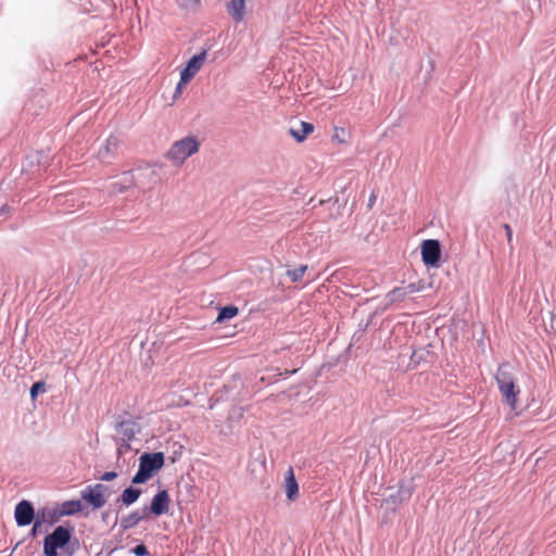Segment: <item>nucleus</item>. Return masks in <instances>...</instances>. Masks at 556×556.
I'll use <instances>...</instances> for the list:
<instances>
[{
	"mask_svg": "<svg viewBox=\"0 0 556 556\" xmlns=\"http://www.w3.org/2000/svg\"><path fill=\"white\" fill-rule=\"evenodd\" d=\"M407 295V292L404 288H394L387 294V300L390 303L403 301Z\"/></svg>",
	"mask_w": 556,
	"mask_h": 556,
	"instance_id": "17",
	"label": "nucleus"
},
{
	"mask_svg": "<svg viewBox=\"0 0 556 556\" xmlns=\"http://www.w3.org/2000/svg\"><path fill=\"white\" fill-rule=\"evenodd\" d=\"M245 0H230L228 12L236 22H241L244 16Z\"/></svg>",
	"mask_w": 556,
	"mask_h": 556,
	"instance_id": "11",
	"label": "nucleus"
},
{
	"mask_svg": "<svg viewBox=\"0 0 556 556\" xmlns=\"http://www.w3.org/2000/svg\"><path fill=\"white\" fill-rule=\"evenodd\" d=\"M140 495L141 490L135 488H127L123 491L121 495V501L123 502V504L129 506L134 504L139 498Z\"/></svg>",
	"mask_w": 556,
	"mask_h": 556,
	"instance_id": "13",
	"label": "nucleus"
},
{
	"mask_svg": "<svg viewBox=\"0 0 556 556\" xmlns=\"http://www.w3.org/2000/svg\"><path fill=\"white\" fill-rule=\"evenodd\" d=\"M286 494L290 501H294L299 495V485L292 468H289L286 477Z\"/></svg>",
	"mask_w": 556,
	"mask_h": 556,
	"instance_id": "10",
	"label": "nucleus"
},
{
	"mask_svg": "<svg viewBox=\"0 0 556 556\" xmlns=\"http://www.w3.org/2000/svg\"><path fill=\"white\" fill-rule=\"evenodd\" d=\"M14 515L20 527L28 526L34 520V507L28 501H22L16 505Z\"/></svg>",
	"mask_w": 556,
	"mask_h": 556,
	"instance_id": "8",
	"label": "nucleus"
},
{
	"mask_svg": "<svg viewBox=\"0 0 556 556\" xmlns=\"http://www.w3.org/2000/svg\"><path fill=\"white\" fill-rule=\"evenodd\" d=\"M165 457L162 452L143 453L139 457V469L132 477L134 484H141L152 478L163 466Z\"/></svg>",
	"mask_w": 556,
	"mask_h": 556,
	"instance_id": "2",
	"label": "nucleus"
},
{
	"mask_svg": "<svg viewBox=\"0 0 556 556\" xmlns=\"http://www.w3.org/2000/svg\"><path fill=\"white\" fill-rule=\"evenodd\" d=\"M200 142L192 136L185 137L175 141L166 152V157L176 166H180L185 161L198 153Z\"/></svg>",
	"mask_w": 556,
	"mask_h": 556,
	"instance_id": "3",
	"label": "nucleus"
},
{
	"mask_svg": "<svg viewBox=\"0 0 556 556\" xmlns=\"http://www.w3.org/2000/svg\"><path fill=\"white\" fill-rule=\"evenodd\" d=\"M376 201V195L375 194H371L370 199H369V203L368 205L371 206Z\"/></svg>",
	"mask_w": 556,
	"mask_h": 556,
	"instance_id": "27",
	"label": "nucleus"
},
{
	"mask_svg": "<svg viewBox=\"0 0 556 556\" xmlns=\"http://www.w3.org/2000/svg\"><path fill=\"white\" fill-rule=\"evenodd\" d=\"M344 135V129L341 127H334V136L333 139L337 140L339 143H344L345 140L341 138V136Z\"/></svg>",
	"mask_w": 556,
	"mask_h": 556,
	"instance_id": "22",
	"label": "nucleus"
},
{
	"mask_svg": "<svg viewBox=\"0 0 556 556\" xmlns=\"http://www.w3.org/2000/svg\"><path fill=\"white\" fill-rule=\"evenodd\" d=\"M134 553L136 556H147L148 549H147L146 545L139 544L134 548Z\"/></svg>",
	"mask_w": 556,
	"mask_h": 556,
	"instance_id": "23",
	"label": "nucleus"
},
{
	"mask_svg": "<svg viewBox=\"0 0 556 556\" xmlns=\"http://www.w3.org/2000/svg\"><path fill=\"white\" fill-rule=\"evenodd\" d=\"M83 506L80 501H67L62 504V513L65 515H73L79 513Z\"/></svg>",
	"mask_w": 556,
	"mask_h": 556,
	"instance_id": "15",
	"label": "nucleus"
},
{
	"mask_svg": "<svg viewBox=\"0 0 556 556\" xmlns=\"http://www.w3.org/2000/svg\"><path fill=\"white\" fill-rule=\"evenodd\" d=\"M170 504L169 494L166 490L159 491L152 498L150 510L155 516L168 513Z\"/></svg>",
	"mask_w": 556,
	"mask_h": 556,
	"instance_id": "9",
	"label": "nucleus"
},
{
	"mask_svg": "<svg viewBox=\"0 0 556 556\" xmlns=\"http://www.w3.org/2000/svg\"><path fill=\"white\" fill-rule=\"evenodd\" d=\"M188 84H182V77H180V80L179 83L177 84V87H176V91H175V97H177L178 94L181 93L182 89L187 86Z\"/></svg>",
	"mask_w": 556,
	"mask_h": 556,
	"instance_id": "26",
	"label": "nucleus"
},
{
	"mask_svg": "<svg viewBox=\"0 0 556 556\" xmlns=\"http://www.w3.org/2000/svg\"><path fill=\"white\" fill-rule=\"evenodd\" d=\"M503 227H504V230L506 232L507 242H508V244H511V241H513V230H511V227L508 224H505Z\"/></svg>",
	"mask_w": 556,
	"mask_h": 556,
	"instance_id": "25",
	"label": "nucleus"
},
{
	"mask_svg": "<svg viewBox=\"0 0 556 556\" xmlns=\"http://www.w3.org/2000/svg\"><path fill=\"white\" fill-rule=\"evenodd\" d=\"M421 257L426 265L437 266L441 257V248L438 240L428 239L421 243Z\"/></svg>",
	"mask_w": 556,
	"mask_h": 556,
	"instance_id": "6",
	"label": "nucleus"
},
{
	"mask_svg": "<svg viewBox=\"0 0 556 556\" xmlns=\"http://www.w3.org/2000/svg\"><path fill=\"white\" fill-rule=\"evenodd\" d=\"M410 492H406L405 495H403L402 489L399 490L396 495H390L384 502L387 504L392 503L393 505H400L405 500L409 498Z\"/></svg>",
	"mask_w": 556,
	"mask_h": 556,
	"instance_id": "19",
	"label": "nucleus"
},
{
	"mask_svg": "<svg viewBox=\"0 0 556 556\" xmlns=\"http://www.w3.org/2000/svg\"><path fill=\"white\" fill-rule=\"evenodd\" d=\"M300 126L301 129H291L290 132L296 141L302 142L306 139L308 135H311L314 131V125L307 122H301Z\"/></svg>",
	"mask_w": 556,
	"mask_h": 556,
	"instance_id": "12",
	"label": "nucleus"
},
{
	"mask_svg": "<svg viewBox=\"0 0 556 556\" xmlns=\"http://www.w3.org/2000/svg\"><path fill=\"white\" fill-rule=\"evenodd\" d=\"M142 519V515L138 511H134L123 519L124 528H130L136 526Z\"/></svg>",
	"mask_w": 556,
	"mask_h": 556,
	"instance_id": "20",
	"label": "nucleus"
},
{
	"mask_svg": "<svg viewBox=\"0 0 556 556\" xmlns=\"http://www.w3.org/2000/svg\"><path fill=\"white\" fill-rule=\"evenodd\" d=\"M495 380L505 402L511 409H515L517 407L520 388L517 384L513 367L508 363L501 364L497 368Z\"/></svg>",
	"mask_w": 556,
	"mask_h": 556,
	"instance_id": "1",
	"label": "nucleus"
},
{
	"mask_svg": "<svg viewBox=\"0 0 556 556\" xmlns=\"http://www.w3.org/2000/svg\"><path fill=\"white\" fill-rule=\"evenodd\" d=\"M38 526H39V522H36L34 528H33V533H36V529H37Z\"/></svg>",
	"mask_w": 556,
	"mask_h": 556,
	"instance_id": "28",
	"label": "nucleus"
},
{
	"mask_svg": "<svg viewBox=\"0 0 556 556\" xmlns=\"http://www.w3.org/2000/svg\"><path fill=\"white\" fill-rule=\"evenodd\" d=\"M46 383L43 381L35 382L30 388V397L33 401L37 399L40 392H46Z\"/></svg>",
	"mask_w": 556,
	"mask_h": 556,
	"instance_id": "21",
	"label": "nucleus"
},
{
	"mask_svg": "<svg viewBox=\"0 0 556 556\" xmlns=\"http://www.w3.org/2000/svg\"><path fill=\"white\" fill-rule=\"evenodd\" d=\"M205 60V52L193 55L187 63V66L180 72L182 84H188L201 70Z\"/></svg>",
	"mask_w": 556,
	"mask_h": 556,
	"instance_id": "7",
	"label": "nucleus"
},
{
	"mask_svg": "<svg viewBox=\"0 0 556 556\" xmlns=\"http://www.w3.org/2000/svg\"><path fill=\"white\" fill-rule=\"evenodd\" d=\"M108 486L101 483L94 485H88L81 492V498L90 504L94 509L101 508L106 503L105 493Z\"/></svg>",
	"mask_w": 556,
	"mask_h": 556,
	"instance_id": "5",
	"label": "nucleus"
},
{
	"mask_svg": "<svg viewBox=\"0 0 556 556\" xmlns=\"http://www.w3.org/2000/svg\"><path fill=\"white\" fill-rule=\"evenodd\" d=\"M72 529L58 526L52 533L45 538L43 553L46 556H58V549L64 548L71 541Z\"/></svg>",
	"mask_w": 556,
	"mask_h": 556,
	"instance_id": "4",
	"label": "nucleus"
},
{
	"mask_svg": "<svg viewBox=\"0 0 556 556\" xmlns=\"http://www.w3.org/2000/svg\"><path fill=\"white\" fill-rule=\"evenodd\" d=\"M239 313V309L237 306H233V305H229V306H225V307H222L219 309V313H218V316H217V321L218 323H223L225 320H229L231 318H233L235 316H237Z\"/></svg>",
	"mask_w": 556,
	"mask_h": 556,
	"instance_id": "14",
	"label": "nucleus"
},
{
	"mask_svg": "<svg viewBox=\"0 0 556 556\" xmlns=\"http://www.w3.org/2000/svg\"><path fill=\"white\" fill-rule=\"evenodd\" d=\"M117 477V473L115 471H106L101 477L100 480L102 481H112Z\"/></svg>",
	"mask_w": 556,
	"mask_h": 556,
	"instance_id": "24",
	"label": "nucleus"
},
{
	"mask_svg": "<svg viewBox=\"0 0 556 556\" xmlns=\"http://www.w3.org/2000/svg\"><path fill=\"white\" fill-rule=\"evenodd\" d=\"M118 146V140L116 137H113V136H110L106 141H105V144L100 149L99 151V155L101 157H104L106 154L113 152Z\"/></svg>",
	"mask_w": 556,
	"mask_h": 556,
	"instance_id": "16",
	"label": "nucleus"
},
{
	"mask_svg": "<svg viewBox=\"0 0 556 556\" xmlns=\"http://www.w3.org/2000/svg\"><path fill=\"white\" fill-rule=\"evenodd\" d=\"M306 270H307V265H301L300 267H298L295 269H289L287 271V275L291 279L292 282H298L303 278Z\"/></svg>",
	"mask_w": 556,
	"mask_h": 556,
	"instance_id": "18",
	"label": "nucleus"
}]
</instances>
